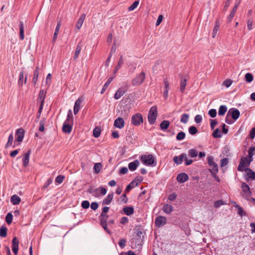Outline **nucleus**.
<instances>
[{
	"label": "nucleus",
	"mask_w": 255,
	"mask_h": 255,
	"mask_svg": "<svg viewBox=\"0 0 255 255\" xmlns=\"http://www.w3.org/2000/svg\"><path fill=\"white\" fill-rule=\"evenodd\" d=\"M142 163L146 165L154 167L156 166L155 158L152 154L142 155L140 157Z\"/></svg>",
	"instance_id": "nucleus-1"
},
{
	"label": "nucleus",
	"mask_w": 255,
	"mask_h": 255,
	"mask_svg": "<svg viewBox=\"0 0 255 255\" xmlns=\"http://www.w3.org/2000/svg\"><path fill=\"white\" fill-rule=\"evenodd\" d=\"M157 116V110L156 106H152L150 109L148 114V121L150 125H153L156 119Z\"/></svg>",
	"instance_id": "nucleus-2"
},
{
	"label": "nucleus",
	"mask_w": 255,
	"mask_h": 255,
	"mask_svg": "<svg viewBox=\"0 0 255 255\" xmlns=\"http://www.w3.org/2000/svg\"><path fill=\"white\" fill-rule=\"evenodd\" d=\"M241 187L242 189V192L241 193L242 196L244 199L250 200L252 194L250 187L246 183H243Z\"/></svg>",
	"instance_id": "nucleus-3"
},
{
	"label": "nucleus",
	"mask_w": 255,
	"mask_h": 255,
	"mask_svg": "<svg viewBox=\"0 0 255 255\" xmlns=\"http://www.w3.org/2000/svg\"><path fill=\"white\" fill-rule=\"evenodd\" d=\"M208 163L211 169H210L212 175L216 174L218 171V166L217 163L214 161V157L212 156H208L207 157Z\"/></svg>",
	"instance_id": "nucleus-4"
},
{
	"label": "nucleus",
	"mask_w": 255,
	"mask_h": 255,
	"mask_svg": "<svg viewBox=\"0 0 255 255\" xmlns=\"http://www.w3.org/2000/svg\"><path fill=\"white\" fill-rule=\"evenodd\" d=\"M131 123L135 126H139L143 123L142 115L140 113H136L133 115L131 117Z\"/></svg>",
	"instance_id": "nucleus-5"
},
{
	"label": "nucleus",
	"mask_w": 255,
	"mask_h": 255,
	"mask_svg": "<svg viewBox=\"0 0 255 255\" xmlns=\"http://www.w3.org/2000/svg\"><path fill=\"white\" fill-rule=\"evenodd\" d=\"M145 77L144 72H141L136 75V76L132 80V84L134 86H138L141 84Z\"/></svg>",
	"instance_id": "nucleus-6"
},
{
	"label": "nucleus",
	"mask_w": 255,
	"mask_h": 255,
	"mask_svg": "<svg viewBox=\"0 0 255 255\" xmlns=\"http://www.w3.org/2000/svg\"><path fill=\"white\" fill-rule=\"evenodd\" d=\"M252 161H250V159L246 157L242 158L241 162L238 167L239 171H243L245 170L246 167L248 166Z\"/></svg>",
	"instance_id": "nucleus-7"
},
{
	"label": "nucleus",
	"mask_w": 255,
	"mask_h": 255,
	"mask_svg": "<svg viewBox=\"0 0 255 255\" xmlns=\"http://www.w3.org/2000/svg\"><path fill=\"white\" fill-rule=\"evenodd\" d=\"M227 114L228 116H230V117L232 118L234 122H235L240 116V113L239 111L235 108L230 109L228 112Z\"/></svg>",
	"instance_id": "nucleus-8"
},
{
	"label": "nucleus",
	"mask_w": 255,
	"mask_h": 255,
	"mask_svg": "<svg viewBox=\"0 0 255 255\" xmlns=\"http://www.w3.org/2000/svg\"><path fill=\"white\" fill-rule=\"evenodd\" d=\"M107 193V189L102 187H99L94 190H93L91 193L93 196L95 197H99L100 194L105 195Z\"/></svg>",
	"instance_id": "nucleus-9"
},
{
	"label": "nucleus",
	"mask_w": 255,
	"mask_h": 255,
	"mask_svg": "<svg viewBox=\"0 0 255 255\" xmlns=\"http://www.w3.org/2000/svg\"><path fill=\"white\" fill-rule=\"evenodd\" d=\"M166 223V218L163 216H158L155 220V224L158 227H163Z\"/></svg>",
	"instance_id": "nucleus-10"
},
{
	"label": "nucleus",
	"mask_w": 255,
	"mask_h": 255,
	"mask_svg": "<svg viewBox=\"0 0 255 255\" xmlns=\"http://www.w3.org/2000/svg\"><path fill=\"white\" fill-rule=\"evenodd\" d=\"M12 250L15 255H17L19 246V241L16 237H14L12 240Z\"/></svg>",
	"instance_id": "nucleus-11"
},
{
	"label": "nucleus",
	"mask_w": 255,
	"mask_h": 255,
	"mask_svg": "<svg viewBox=\"0 0 255 255\" xmlns=\"http://www.w3.org/2000/svg\"><path fill=\"white\" fill-rule=\"evenodd\" d=\"M114 126L119 129L123 128L125 126V122L123 118L119 117L114 121Z\"/></svg>",
	"instance_id": "nucleus-12"
},
{
	"label": "nucleus",
	"mask_w": 255,
	"mask_h": 255,
	"mask_svg": "<svg viewBox=\"0 0 255 255\" xmlns=\"http://www.w3.org/2000/svg\"><path fill=\"white\" fill-rule=\"evenodd\" d=\"M184 158H186V154L182 153L179 156H174L173 158V160L177 165H179L182 163L183 160H184Z\"/></svg>",
	"instance_id": "nucleus-13"
},
{
	"label": "nucleus",
	"mask_w": 255,
	"mask_h": 255,
	"mask_svg": "<svg viewBox=\"0 0 255 255\" xmlns=\"http://www.w3.org/2000/svg\"><path fill=\"white\" fill-rule=\"evenodd\" d=\"M141 182V180H134L129 185H128L126 188L125 192H128L131 189L138 185V183Z\"/></svg>",
	"instance_id": "nucleus-14"
},
{
	"label": "nucleus",
	"mask_w": 255,
	"mask_h": 255,
	"mask_svg": "<svg viewBox=\"0 0 255 255\" xmlns=\"http://www.w3.org/2000/svg\"><path fill=\"white\" fill-rule=\"evenodd\" d=\"M24 131L22 128H19L16 130V135L17 137L16 140L18 142H21L24 137Z\"/></svg>",
	"instance_id": "nucleus-15"
},
{
	"label": "nucleus",
	"mask_w": 255,
	"mask_h": 255,
	"mask_svg": "<svg viewBox=\"0 0 255 255\" xmlns=\"http://www.w3.org/2000/svg\"><path fill=\"white\" fill-rule=\"evenodd\" d=\"M71 123L65 122L63 125V131L65 133H69L72 129V126Z\"/></svg>",
	"instance_id": "nucleus-16"
},
{
	"label": "nucleus",
	"mask_w": 255,
	"mask_h": 255,
	"mask_svg": "<svg viewBox=\"0 0 255 255\" xmlns=\"http://www.w3.org/2000/svg\"><path fill=\"white\" fill-rule=\"evenodd\" d=\"M188 179V176L185 173L179 174L177 176V180L179 183H184Z\"/></svg>",
	"instance_id": "nucleus-17"
},
{
	"label": "nucleus",
	"mask_w": 255,
	"mask_h": 255,
	"mask_svg": "<svg viewBox=\"0 0 255 255\" xmlns=\"http://www.w3.org/2000/svg\"><path fill=\"white\" fill-rule=\"evenodd\" d=\"M85 18H86L85 14L83 13L81 15L80 17L79 18L78 21H77V22L76 24V27L78 30H79L81 28V27L84 23V21L85 19Z\"/></svg>",
	"instance_id": "nucleus-18"
},
{
	"label": "nucleus",
	"mask_w": 255,
	"mask_h": 255,
	"mask_svg": "<svg viewBox=\"0 0 255 255\" xmlns=\"http://www.w3.org/2000/svg\"><path fill=\"white\" fill-rule=\"evenodd\" d=\"M162 210L167 214H170L173 211V207L169 204H164L162 207Z\"/></svg>",
	"instance_id": "nucleus-19"
},
{
	"label": "nucleus",
	"mask_w": 255,
	"mask_h": 255,
	"mask_svg": "<svg viewBox=\"0 0 255 255\" xmlns=\"http://www.w3.org/2000/svg\"><path fill=\"white\" fill-rule=\"evenodd\" d=\"M246 174L249 179L255 180V172H254L250 168H247L245 170Z\"/></svg>",
	"instance_id": "nucleus-20"
},
{
	"label": "nucleus",
	"mask_w": 255,
	"mask_h": 255,
	"mask_svg": "<svg viewBox=\"0 0 255 255\" xmlns=\"http://www.w3.org/2000/svg\"><path fill=\"white\" fill-rule=\"evenodd\" d=\"M139 164V162L137 160H135L133 162L129 163L128 167L130 171H134Z\"/></svg>",
	"instance_id": "nucleus-21"
},
{
	"label": "nucleus",
	"mask_w": 255,
	"mask_h": 255,
	"mask_svg": "<svg viewBox=\"0 0 255 255\" xmlns=\"http://www.w3.org/2000/svg\"><path fill=\"white\" fill-rule=\"evenodd\" d=\"M114 197L113 193H109L108 196L103 200L102 204L103 205H109L112 201Z\"/></svg>",
	"instance_id": "nucleus-22"
},
{
	"label": "nucleus",
	"mask_w": 255,
	"mask_h": 255,
	"mask_svg": "<svg viewBox=\"0 0 255 255\" xmlns=\"http://www.w3.org/2000/svg\"><path fill=\"white\" fill-rule=\"evenodd\" d=\"M30 153V150H29L24 154V158H23V164L24 167H26L28 165Z\"/></svg>",
	"instance_id": "nucleus-23"
},
{
	"label": "nucleus",
	"mask_w": 255,
	"mask_h": 255,
	"mask_svg": "<svg viewBox=\"0 0 255 255\" xmlns=\"http://www.w3.org/2000/svg\"><path fill=\"white\" fill-rule=\"evenodd\" d=\"M125 93V91L123 88H119L116 92L114 95V98L116 100L119 99Z\"/></svg>",
	"instance_id": "nucleus-24"
},
{
	"label": "nucleus",
	"mask_w": 255,
	"mask_h": 255,
	"mask_svg": "<svg viewBox=\"0 0 255 255\" xmlns=\"http://www.w3.org/2000/svg\"><path fill=\"white\" fill-rule=\"evenodd\" d=\"M81 100H80L79 99L75 103V105L74 106V113L75 115H76L78 113L80 109V105L81 104Z\"/></svg>",
	"instance_id": "nucleus-25"
},
{
	"label": "nucleus",
	"mask_w": 255,
	"mask_h": 255,
	"mask_svg": "<svg viewBox=\"0 0 255 255\" xmlns=\"http://www.w3.org/2000/svg\"><path fill=\"white\" fill-rule=\"evenodd\" d=\"M46 92H44L43 90H41L39 92V96L37 99V101L40 103L43 104L44 99L46 96Z\"/></svg>",
	"instance_id": "nucleus-26"
},
{
	"label": "nucleus",
	"mask_w": 255,
	"mask_h": 255,
	"mask_svg": "<svg viewBox=\"0 0 255 255\" xmlns=\"http://www.w3.org/2000/svg\"><path fill=\"white\" fill-rule=\"evenodd\" d=\"M240 4V2H236L235 6L233 7L231 13L230 14L228 17V20L229 21H231L235 15V14L237 11V7L238 5Z\"/></svg>",
	"instance_id": "nucleus-27"
},
{
	"label": "nucleus",
	"mask_w": 255,
	"mask_h": 255,
	"mask_svg": "<svg viewBox=\"0 0 255 255\" xmlns=\"http://www.w3.org/2000/svg\"><path fill=\"white\" fill-rule=\"evenodd\" d=\"M123 211L126 215L129 216L133 213L134 210L132 207L126 206L124 208Z\"/></svg>",
	"instance_id": "nucleus-28"
},
{
	"label": "nucleus",
	"mask_w": 255,
	"mask_h": 255,
	"mask_svg": "<svg viewBox=\"0 0 255 255\" xmlns=\"http://www.w3.org/2000/svg\"><path fill=\"white\" fill-rule=\"evenodd\" d=\"M10 200L13 205H17L20 202L21 199L17 195H14L11 196Z\"/></svg>",
	"instance_id": "nucleus-29"
},
{
	"label": "nucleus",
	"mask_w": 255,
	"mask_h": 255,
	"mask_svg": "<svg viewBox=\"0 0 255 255\" xmlns=\"http://www.w3.org/2000/svg\"><path fill=\"white\" fill-rule=\"evenodd\" d=\"M255 147H251L248 150V157L250 159V161L253 160V156L255 154Z\"/></svg>",
	"instance_id": "nucleus-30"
},
{
	"label": "nucleus",
	"mask_w": 255,
	"mask_h": 255,
	"mask_svg": "<svg viewBox=\"0 0 255 255\" xmlns=\"http://www.w3.org/2000/svg\"><path fill=\"white\" fill-rule=\"evenodd\" d=\"M227 111V107L225 105H221L219 109L218 115L219 116H224Z\"/></svg>",
	"instance_id": "nucleus-31"
},
{
	"label": "nucleus",
	"mask_w": 255,
	"mask_h": 255,
	"mask_svg": "<svg viewBox=\"0 0 255 255\" xmlns=\"http://www.w3.org/2000/svg\"><path fill=\"white\" fill-rule=\"evenodd\" d=\"M188 154L192 158L196 157L198 156V151L195 148L190 149L188 150Z\"/></svg>",
	"instance_id": "nucleus-32"
},
{
	"label": "nucleus",
	"mask_w": 255,
	"mask_h": 255,
	"mask_svg": "<svg viewBox=\"0 0 255 255\" xmlns=\"http://www.w3.org/2000/svg\"><path fill=\"white\" fill-rule=\"evenodd\" d=\"M219 27H220L219 23L218 21L216 22L213 30V32H212V37L213 38H215L216 37L217 33L218 31V30L219 29Z\"/></svg>",
	"instance_id": "nucleus-33"
},
{
	"label": "nucleus",
	"mask_w": 255,
	"mask_h": 255,
	"mask_svg": "<svg viewBox=\"0 0 255 255\" xmlns=\"http://www.w3.org/2000/svg\"><path fill=\"white\" fill-rule=\"evenodd\" d=\"M46 123V119H43L40 121L39 123V131L40 132H43L45 130L44 125Z\"/></svg>",
	"instance_id": "nucleus-34"
},
{
	"label": "nucleus",
	"mask_w": 255,
	"mask_h": 255,
	"mask_svg": "<svg viewBox=\"0 0 255 255\" xmlns=\"http://www.w3.org/2000/svg\"><path fill=\"white\" fill-rule=\"evenodd\" d=\"M169 124L170 123L168 121H163L160 125L161 129L162 130L166 129L168 128Z\"/></svg>",
	"instance_id": "nucleus-35"
},
{
	"label": "nucleus",
	"mask_w": 255,
	"mask_h": 255,
	"mask_svg": "<svg viewBox=\"0 0 255 255\" xmlns=\"http://www.w3.org/2000/svg\"><path fill=\"white\" fill-rule=\"evenodd\" d=\"M102 165L101 163H96L94 166V172L96 173H99L101 169Z\"/></svg>",
	"instance_id": "nucleus-36"
},
{
	"label": "nucleus",
	"mask_w": 255,
	"mask_h": 255,
	"mask_svg": "<svg viewBox=\"0 0 255 255\" xmlns=\"http://www.w3.org/2000/svg\"><path fill=\"white\" fill-rule=\"evenodd\" d=\"M81 47L80 45H78L76 47V50L75 51V53H74V55L73 57V59L74 60L77 59V58L78 57L79 55L81 52Z\"/></svg>",
	"instance_id": "nucleus-37"
},
{
	"label": "nucleus",
	"mask_w": 255,
	"mask_h": 255,
	"mask_svg": "<svg viewBox=\"0 0 255 255\" xmlns=\"http://www.w3.org/2000/svg\"><path fill=\"white\" fill-rule=\"evenodd\" d=\"M20 38L23 40L24 38V27L22 22H20V29H19Z\"/></svg>",
	"instance_id": "nucleus-38"
},
{
	"label": "nucleus",
	"mask_w": 255,
	"mask_h": 255,
	"mask_svg": "<svg viewBox=\"0 0 255 255\" xmlns=\"http://www.w3.org/2000/svg\"><path fill=\"white\" fill-rule=\"evenodd\" d=\"M7 235V228L2 226L0 229V236L1 237H5Z\"/></svg>",
	"instance_id": "nucleus-39"
},
{
	"label": "nucleus",
	"mask_w": 255,
	"mask_h": 255,
	"mask_svg": "<svg viewBox=\"0 0 255 255\" xmlns=\"http://www.w3.org/2000/svg\"><path fill=\"white\" fill-rule=\"evenodd\" d=\"M245 80L247 82L251 83L253 81L254 78L250 73H247L245 76Z\"/></svg>",
	"instance_id": "nucleus-40"
},
{
	"label": "nucleus",
	"mask_w": 255,
	"mask_h": 255,
	"mask_svg": "<svg viewBox=\"0 0 255 255\" xmlns=\"http://www.w3.org/2000/svg\"><path fill=\"white\" fill-rule=\"evenodd\" d=\"M189 115L187 114H184L181 116L180 122L184 124H186L189 119Z\"/></svg>",
	"instance_id": "nucleus-41"
},
{
	"label": "nucleus",
	"mask_w": 255,
	"mask_h": 255,
	"mask_svg": "<svg viewBox=\"0 0 255 255\" xmlns=\"http://www.w3.org/2000/svg\"><path fill=\"white\" fill-rule=\"evenodd\" d=\"M212 135L215 138H221L222 136L219 128H216L213 131Z\"/></svg>",
	"instance_id": "nucleus-42"
},
{
	"label": "nucleus",
	"mask_w": 255,
	"mask_h": 255,
	"mask_svg": "<svg viewBox=\"0 0 255 255\" xmlns=\"http://www.w3.org/2000/svg\"><path fill=\"white\" fill-rule=\"evenodd\" d=\"M139 1H135L130 6L128 7V10L129 11L133 10L137 7Z\"/></svg>",
	"instance_id": "nucleus-43"
},
{
	"label": "nucleus",
	"mask_w": 255,
	"mask_h": 255,
	"mask_svg": "<svg viewBox=\"0 0 255 255\" xmlns=\"http://www.w3.org/2000/svg\"><path fill=\"white\" fill-rule=\"evenodd\" d=\"M38 75H39V72H38V69L37 68L36 69V70L34 72L33 78V79H32V83L34 85H35L36 83V82H37V79H38Z\"/></svg>",
	"instance_id": "nucleus-44"
},
{
	"label": "nucleus",
	"mask_w": 255,
	"mask_h": 255,
	"mask_svg": "<svg viewBox=\"0 0 255 255\" xmlns=\"http://www.w3.org/2000/svg\"><path fill=\"white\" fill-rule=\"evenodd\" d=\"M112 81V78H109L107 81L106 82V83L103 86V87L102 88L101 93L103 94L104 91L107 89V88L108 87L109 85L110 84L111 82Z\"/></svg>",
	"instance_id": "nucleus-45"
},
{
	"label": "nucleus",
	"mask_w": 255,
	"mask_h": 255,
	"mask_svg": "<svg viewBox=\"0 0 255 255\" xmlns=\"http://www.w3.org/2000/svg\"><path fill=\"white\" fill-rule=\"evenodd\" d=\"M101 134V129L99 128L96 127L93 130V135L95 137H98Z\"/></svg>",
	"instance_id": "nucleus-46"
},
{
	"label": "nucleus",
	"mask_w": 255,
	"mask_h": 255,
	"mask_svg": "<svg viewBox=\"0 0 255 255\" xmlns=\"http://www.w3.org/2000/svg\"><path fill=\"white\" fill-rule=\"evenodd\" d=\"M108 216L106 214L101 213L100 215L101 223H107Z\"/></svg>",
	"instance_id": "nucleus-47"
},
{
	"label": "nucleus",
	"mask_w": 255,
	"mask_h": 255,
	"mask_svg": "<svg viewBox=\"0 0 255 255\" xmlns=\"http://www.w3.org/2000/svg\"><path fill=\"white\" fill-rule=\"evenodd\" d=\"M72 119H73V116H72V111L71 110H69L68 112L67 119L65 122L72 123V122H73Z\"/></svg>",
	"instance_id": "nucleus-48"
},
{
	"label": "nucleus",
	"mask_w": 255,
	"mask_h": 255,
	"mask_svg": "<svg viewBox=\"0 0 255 255\" xmlns=\"http://www.w3.org/2000/svg\"><path fill=\"white\" fill-rule=\"evenodd\" d=\"M12 215L10 213H8L5 218V221L8 224L11 223L12 221Z\"/></svg>",
	"instance_id": "nucleus-49"
},
{
	"label": "nucleus",
	"mask_w": 255,
	"mask_h": 255,
	"mask_svg": "<svg viewBox=\"0 0 255 255\" xmlns=\"http://www.w3.org/2000/svg\"><path fill=\"white\" fill-rule=\"evenodd\" d=\"M185 136V133L184 132H179L176 135V139L178 140H183Z\"/></svg>",
	"instance_id": "nucleus-50"
},
{
	"label": "nucleus",
	"mask_w": 255,
	"mask_h": 255,
	"mask_svg": "<svg viewBox=\"0 0 255 255\" xmlns=\"http://www.w3.org/2000/svg\"><path fill=\"white\" fill-rule=\"evenodd\" d=\"M13 140V137L12 134H10L8 138V141L5 145L6 147H8L9 146H11L12 145V142Z\"/></svg>",
	"instance_id": "nucleus-51"
},
{
	"label": "nucleus",
	"mask_w": 255,
	"mask_h": 255,
	"mask_svg": "<svg viewBox=\"0 0 255 255\" xmlns=\"http://www.w3.org/2000/svg\"><path fill=\"white\" fill-rule=\"evenodd\" d=\"M189 132L192 135H194L197 132V129L194 126L190 127L189 128Z\"/></svg>",
	"instance_id": "nucleus-52"
},
{
	"label": "nucleus",
	"mask_w": 255,
	"mask_h": 255,
	"mask_svg": "<svg viewBox=\"0 0 255 255\" xmlns=\"http://www.w3.org/2000/svg\"><path fill=\"white\" fill-rule=\"evenodd\" d=\"M186 85V80L185 79H184L181 81L180 83V91L181 92H183L185 89Z\"/></svg>",
	"instance_id": "nucleus-53"
},
{
	"label": "nucleus",
	"mask_w": 255,
	"mask_h": 255,
	"mask_svg": "<svg viewBox=\"0 0 255 255\" xmlns=\"http://www.w3.org/2000/svg\"><path fill=\"white\" fill-rule=\"evenodd\" d=\"M163 84H164V90L167 89V90H169V83L168 79L167 78H164Z\"/></svg>",
	"instance_id": "nucleus-54"
},
{
	"label": "nucleus",
	"mask_w": 255,
	"mask_h": 255,
	"mask_svg": "<svg viewBox=\"0 0 255 255\" xmlns=\"http://www.w3.org/2000/svg\"><path fill=\"white\" fill-rule=\"evenodd\" d=\"M24 78V73L23 72H21L19 74V80H18V85L20 86H22L23 85V80Z\"/></svg>",
	"instance_id": "nucleus-55"
},
{
	"label": "nucleus",
	"mask_w": 255,
	"mask_h": 255,
	"mask_svg": "<svg viewBox=\"0 0 255 255\" xmlns=\"http://www.w3.org/2000/svg\"><path fill=\"white\" fill-rule=\"evenodd\" d=\"M208 114L211 118H215L217 115V111L215 109H211Z\"/></svg>",
	"instance_id": "nucleus-56"
},
{
	"label": "nucleus",
	"mask_w": 255,
	"mask_h": 255,
	"mask_svg": "<svg viewBox=\"0 0 255 255\" xmlns=\"http://www.w3.org/2000/svg\"><path fill=\"white\" fill-rule=\"evenodd\" d=\"M64 177L62 175L58 176L55 179V182L58 184H61L64 180Z\"/></svg>",
	"instance_id": "nucleus-57"
},
{
	"label": "nucleus",
	"mask_w": 255,
	"mask_h": 255,
	"mask_svg": "<svg viewBox=\"0 0 255 255\" xmlns=\"http://www.w3.org/2000/svg\"><path fill=\"white\" fill-rule=\"evenodd\" d=\"M232 84V81L230 79H227L224 81L223 85L227 88H228Z\"/></svg>",
	"instance_id": "nucleus-58"
},
{
	"label": "nucleus",
	"mask_w": 255,
	"mask_h": 255,
	"mask_svg": "<svg viewBox=\"0 0 255 255\" xmlns=\"http://www.w3.org/2000/svg\"><path fill=\"white\" fill-rule=\"evenodd\" d=\"M224 204V203L222 200H218L214 202V206L216 208H219Z\"/></svg>",
	"instance_id": "nucleus-59"
},
{
	"label": "nucleus",
	"mask_w": 255,
	"mask_h": 255,
	"mask_svg": "<svg viewBox=\"0 0 255 255\" xmlns=\"http://www.w3.org/2000/svg\"><path fill=\"white\" fill-rule=\"evenodd\" d=\"M81 206L84 209H88L90 206V203L88 201H84L82 202Z\"/></svg>",
	"instance_id": "nucleus-60"
},
{
	"label": "nucleus",
	"mask_w": 255,
	"mask_h": 255,
	"mask_svg": "<svg viewBox=\"0 0 255 255\" xmlns=\"http://www.w3.org/2000/svg\"><path fill=\"white\" fill-rule=\"evenodd\" d=\"M238 213L240 216L243 217V216H246V212L244 211L243 208H242L241 207H240L238 209Z\"/></svg>",
	"instance_id": "nucleus-61"
},
{
	"label": "nucleus",
	"mask_w": 255,
	"mask_h": 255,
	"mask_svg": "<svg viewBox=\"0 0 255 255\" xmlns=\"http://www.w3.org/2000/svg\"><path fill=\"white\" fill-rule=\"evenodd\" d=\"M194 120L197 124H199L202 121V117L201 115H197L195 117Z\"/></svg>",
	"instance_id": "nucleus-62"
},
{
	"label": "nucleus",
	"mask_w": 255,
	"mask_h": 255,
	"mask_svg": "<svg viewBox=\"0 0 255 255\" xmlns=\"http://www.w3.org/2000/svg\"><path fill=\"white\" fill-rule=\"evenodd\" d=\"M225 122L227 124L229 125L233 124L235 122L233 119L231 120L230 118V116H228V114L226 117Z\"/></svg>",
	"instance_id": "nucleus-63"
},
{
	"label": "nucleus",
	"mask_w": 255,
	"mask_h": 255,
	"mask_svg": "<svg viewBox=\"0 0 255 255\" xmlns=\"http://www.w3.org/2000/svg\"><path fill=\"white\" fill-rule=\"evenodd\" d=\"M228 158H225L221 160V166L224 167L226 166L228 163Z\"/></svg>",
	"instance_id": "nucleus-64"
}]
</instances>
